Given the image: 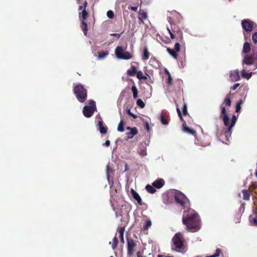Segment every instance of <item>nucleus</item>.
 Here are the masks:
<instances>
[{"label":"nucleus","instance_id":"f257e3e1","mask_svg":"<svg viewBox=\"0 0 257 257\" xmlns=\"http://www.w3.org/2000/svg\"><path fill=\"white\" fill-rule=\"evenodd\" d=\"M182 222L189 231L196 232L200 228L201 221L199 216L193 209H189L183 212Z\"/></svg>","mask_w":257,"mask_h":257},{"label":"nucleus","instance_id":"f03ea898","mask_svg":"<svg viewBox=\"0 0 257 257\" xmlns=\"http://www.w3.org/2000/svg\"><path fill=\"white\" fill-rule=\"evenodd\" d=\"M221 117H222V120L224 123V124L226 126L228 127L223 130V134L222 135V136H224L225 138V141L226 142L229 141V139L231 137V135L232 134V129L234 124L236 123L237 118L235 115H233L232 117L231 121L230 123V124L229 125V117L227 115V114L226 113V111L225 109V108L224 106L222 107L221 108ZM225 144H227V142H225Z\"/></svg>","mask_w":257,"mask_h":257},{"label":"nucleus","instance_id":"7ed1b4c3","mask_svg":"<svg viewBox=\"0 0 257 257\" xmlns=\"http://www.w3.org/2000/svg\"><path fill=\"white\" fill-rule=\"evenodd\" d=\"M171 248L177 252L185 253L187 250L186 242L181 232L176 233L172 239Z\"/></svg>","mask_w":257,"mask_h":257},{"label":"nucleus","instance_id":"20e7f679","mask_svg":"<svg viewBox=\"0 0 257 257\" xmlns=\"http://www.w3.org/2000/svg\"><path fill=\"white\" fill-rule=\"evenodd\" d=\"M171 27H167V31L170 34V37L172 39H176V41H178L181 43L183 42V37L182 31L179 27L174 24L170 22Z\"/></svg>","mask_w":257,"mask_h":257},{"label":"nucleus","instance_id":"39448f33","mask_svg":"<svg viewBox=\"0 0 257 257\" xmlns=\"http://www.w3.org/2000/svg\"><path fill=\"white\" fill-rule=\"evenodd\" d=\"M73 92L77 100L81 103L84 102L87 99V90L81 84H77L73 88Z\"/></svg>","mask_w":257,"mask_h":257},{"label":"nucleus","instance_id":"423d86ee","mask_svg":"<svg viewBox=\"0 0 257 257\" xmlns=\"http://www.w3.org/2000/svg\"><path fill=\"white\" fill-rule=\"evenodd\" d=\"M126 47L117 46L115 49V55L119 59L128 60L133 57V55L128 52L126 51Z\"/></svg>","mask_w":257,"mask_h":257},{"label":"nucleus","instance_id":"0eeeda50","mask_svg":"<svg viewBox=\"0 0 257 257\" xmlns=\"http://www.w3.org/2000/svg\"><path fill=\"white\" fill-rule=\"evenodd\" d=\"M96 110L95 102L93 100H90L88 102V105L83 108V114L87 118L92 116L94 112Z\"/></svg>","mask_w":257,"mask_h":257},{"label":"nucleus","instance_id":"6e6552de","mask_svg":"<svg viewBox=\"0 0 257 257\" xmlns=\"http://www.w3.org/2000/svg\"><path fill=\"white\" fill-rule=\"evenodd\" d=\"M174 199L178 204H179L183 207L184 206L187 202L189 201L184 194L179 191H177L175 193Z\"/></svg>","mask_w":257,"mask_h":257},{"label":"nucleus","instance_id":"1a4fd4ad","mask_svg":"<svg viewBox=\"0 0 257 257\" xmlns=\"http://www.w3.org/2000/svg\"><path fill=\"white\" fill-rule=\"evenodd\" d=\"M177 111L181 120L183 122L182 131L185 133L191 134L192 135L196 134V132L194 130L191 129L187 126L186 122L183 118L181 110L178 107L177 108Z\"/></svg>","mask_w":257,"mask_h":257},{"label":"nucleus","instance_id":"9d476101","mask_svg":"<svg viewBox=\"0 0 257 257\" xmlns=\"http://www.w3.org/2000/svg\"><path fill=\"white\" fill-rule=\"evenodd\" d=\"M256 61L255 50L252 49L251 55H246L242 60V64L252 65Z\"/></svg>","mask_w":257,"mask_h":257},{"label":"nucleus","instance_id":"9b49d317","mask_svg":"<svg viewBox=\"0 0 257 257\" xmlns=\"http://www.w3.org/2000/svg\"><path fill=\"white\" fill-rule=\"evenodd\" d=\"M137 243L132 238L127 239V254L129 256H132L135 251Z\"/></svg>","mask_w":257,"mask_h":257},{"label":"nucleus","instance_id":"f8f14e48","mask_svg":"<svg viewBox=\"0 0 257 257\" xmlns=\"http://www.w3.org/2000/svg\"><path fill=\"white\" fill-rule=\"evenodd\" d=\"M177 41V42L175 44L174 50L170 48H167V51L168 53L175 59H177L178 58V55L177 53L180 51L181 44L183 43V42L181 43L178 41Z\"/></svg>","mask_w":257,"mask_h":257},{"label":"nucleus","instance_id":"ddd939ff","mask_svg":"<svg viewBox=\"0 0 257 257\" xmlns=\"http://www.w3.org/2000/svg\"><path fill=\"white\" fill-rule=\"evenodd\" d=\"M88 17L84 11L83 12V16H79L81 21L80 26L85 36H86L88 31V26L85 20Z\"/></svg>","mask_w":257,"mask_h":257},{"label":"nucleus","instance_id":"4468645a","mask_svg":"<svg viewBox=\"0 0 257 257\" xmlns=\"http://www.w3.org/2000/svg\"><path fill=\"white\" fill-rule=\"evenodd\" d=\"M253 25L254 23L249 19H245L241 22L242 28L246 32H250L252 30Z\"/></svg>","mask_w":257,"mask_h":257},{"label":"nucleus","instance_id":"2eb2a0df","mask_svg":"<svg viewBox=\"0 0 257 257\" xmlns=\"http://www.w3.org/2000/svg\"><path fill=\"white\" fill-rule=\"evenodd\" d=\"M97 126L98 130L99 131L101 134H106L107 133L108 128L106 125H104L101 118L98 121Z\"/></svg>","mask_w":257,"mask_h":257},{"label":"nucleus","instance_id":"dca6fc26","mask_svg":"<svg viewBox=\"0 0 257 257\" xmlns=\"http://www.w3.org/2000/svg\"><path fill=\"white\" fill-rule=\"evenodd\" d=\"M82 5H80L78 7V11H81V12L79 13V16H83V12L84 11L87 14V16H89V13L86 11V8L87 7L88 3L86 1H84L82 3Z\"/></svg>","mask_w":257,"mask_h":257},{"label":"nucleus","instance_id":"f3484780","mask_svg":"<svg viewBox=\"0 0 257 257\" xmlns=\"http://www.w3.org/2000/svg\"><path fill=\"white\" fill-rule=\"evenodd\" d=\"M138 13V19L139 20V24H144V20H145L148 18V15L147 13L145 12L144 10H140Z\"/></svg>","mask_w":257,"mask_h":257},{"label":"nucleus","instance_id":"a211bd4d","mask_svg":"<svg viewBox=\"0 0 257 257\" xmlns=\"http://www.w3.org/2000/svg\"><path fill=\"white\" fill-rule=\"evenodd\" d=\"M230 77L233 82H235L240 80V78L238 71H231L230 73Z\"/></svg>","mask_w":257,"mask_h":257},{"label":"nucleus","instance_id":"6ab92c4d","mask_svg":"<svg viewBox=\"0 0 257 257\" xmlns=\"http://www.w3.org/2000/svg\"><path fill=\"white\" fill-rule=\"evenodd\" d=\"M164 185L165 181L163 179H157L152 183V186L157 189L162 188Z\"/></svg>","mask_w":257,"mask_h":257},{"label":"nucleus","instance_id":"aec40b11","mask_svg":"<svg viewBox=\"0 0 257 257\" xmlns=\"http://www.w3.org/2000/svg\"><path fill=\"white\" fill-rule=\"evenodd\" d=\"M131 193L133 198L137 201L138 203L140 205H142L143 204V202L139 194L133 189H131Z\"/></svg>","mask_w":257,"mask_h":257},{"label":"nucleus","instance_id":"412c9836","mask_svg":"<svg viewBox=\"0 0 257 257\" xmlns=\"http://www.w3.org/2000/svg\"><path fill=\"white\" fill-rule=\"evenodd\" d=\"M138 133V129L136 127H133L130 132L126 133V135L128 139H132Z\"/></svg>","mask_w":257,"mask_h":257},{"label":"nucleus","instance_id":"4be33fe9","mask_svg":"<svg viewBox=\"0 0 257 257\" xmlns=\"http://www.w3.org/2000/svg\"><path fill=\"white\" fill-rule=\"evenodd\" d=\"M150 56V53L149 52L147 47H144L143 49V54L142 55V60L145 61L148 60Z\"/></svg>","mask_w":257,"mask_h":257},{"label":"nucleus","instance_id":"5701e85b","mask_svg":"<svg viewBox=\"0 0 257 257\" xmlns=\"http://www.w3.org/2000/svg\"><path fill=\"white\" fill-rule=\"evenodd\" d=\"M124 228L125 227L124 226L123 227H120L118 228L117 229V232L119 234V237L120 238V241L123 243L124 242V238H123V233L124 231Z\"/></svg>","mask_w":257,"mask_h":257},{"label":"nucleus","instance_id":"b1692460","mask_svg":"<svg viewBox=\"0 0 257 257\" xmlns=\"http://www.w3.org/2000/svg\"><path fill=\"white\" fill-rule=\"evenodd\" d=\"M251 50L250 44L248 42H245L243 44L242 53L247 54L250 52Z\"/></svg>","mask_w":257,"mask_h":257},{"label":"nucleus","instance_id":"393cba45","mask_svg":"<svg viewBox=\"0 0 257 257\" xmlns=\"http://www.w3.org/2000/svg\"><path fill=\"white\" fill-rule=\"evenodd\" d=\"M127 72L128 75L134 76L136 74H137L138 71L137 70L136 67L135 66H132L131 69L128 70Z\"/></svg>","mask_w":257,"mask_h":257},{"label":"nucleus","instance_id":"a878e982","mask_svg":"<svg viewBox=\"0 0 257 257\" xmlns=\"http://www.w3.org/2000/svg\"><path fill=\"white\" fill-rule=\"evenodd\" d=\"M242 193L243 194V199L244 200H249L250 196L249 190L244 189L242 191Z\"/></svg>","mask_w":257,"mask_h":257},{"label":"nucleus","instance_id":"bb28decb","mask_svg":"<svg viewBox=\"0 0 257 257\" xmlns=\"http://www.w3.org/2000/svg\"><path fill=\"white\" fill-rule=\"evenodd\" d=\"M165 73L168 75V78L166 79V83L169 85H171L173 84V79L171 77V74L169 71L167 69H165Z\"/></svg>","mask_w":257,"mask_h":257},{"label":"nucleus","instance_id":"cd10ccee","mask_svg":"<svg viewBox=\"0 0 257 257\" xmlns=\"http://www.w3.org/2000/svg\"><path fill=\"white\" fill-rule=\"evenodd\" d=\"M162 201L165 204H168L171 203L170 198L167 194H163L162 195Z\"/></svg>","mask_w":257,"mask_h":257},{"label":"nucleus","instance_id":"c85d7f7f","mask_svg":"<svg viewBox=\"0 0 257 257\" xmlns=\"http://www.w3.org/2000/svg\"><path fill=\"white\" fill-rule=\"evenodd\" d=\"M108 55V51H100L98 53V59H102L107 56Z\"/></svg>","mask_w":257,"mask_h":257},{"label":"nucleus","instance_id":"c756f323","mask_svg":"<svg viewBox=\"0 0 257 257\" xmlns=\"http://www.w3.org/2000/svg\"><path fill=\"white\" fill-rule=\"evenodd\" d=\"M118 239L116 236H114L113 237V240H112V242H109V244H111V246L113 250H114L116 248V247L118 245Z\"/></svg>","mask_w":257,"mask_h":257},{"label":"nucleus","instance_id":"7c9ffc66","mask_svg":"<svg viewBox=\"0 0 257 257\" xmlns=\"http://www.w3.org/2000/svg\"><path fill=\"white\" fill-rule=\"evenodd\" d=\"M146 190L150 193L153 194L156 192V190L154 186L150 185H147L146 186Z\"/></svg>","mask_w":257,"mask_h":257},{"label":"nucleus","instance_id":"2f4dec72","mask_svg":"<svg viewBox=\"0 0 257 257\" xmlns=\"http://www.w3.org/2000/svg\"><path fill=\"white\" fill-rule=\"evenodd\" d=\"M137 77L139 80H147V77L144 76L143 72L141 71H138L137 73Z\"/></svg>","mask_w":257,"mask_h":257},{"label":"nucleus","instance_id":"473e14b6","mask_svg":"<svg viewBox=\"0 0 257 257\" xmlns=\"http://www.w3.org/2000/svg\"><path fill=\"white\" fill-rule=\"evenodd\" d=\"M132 90L133 93V97L136 99L138 96V91L137 87L135 85H133L132 87Z\"/></svg>","mask_w":257,"mask_h":257},{"label":"nucleus","instance_id":"72a5a7b5","mask_svg":"<svg viewBox=\"0 0 257 257\" xmlns=\"http://www.w3.org/2000/svg\"><path fill=\"white\" fill-rule=\"evenodd\" d=\"M224 103L227 106H230L231 105V101L230 98V94H228L226 95L224 99Z\"/></svg>","mask_w":257,"mask_h":257},{"label":"nucleus","instance_id":"f704fd0d","mask_svg":"<svg viewBox=\"0 0 257 257\" xmlns=\"http://www.w3.org/2000/svg\"><path fill=\"white\" fill-rule=\"evenodd\" d=\"M117 131L119 132H123L124 131V123L122 120H120L118 125Z\"/></svg>","mask_w":257,"mask_h":257},{"label":"nucleus","instance_id":"c9c22d12","mask_svg":"<svg viewBox=\"0 0 257 257\" xmlns=\"http://www.w3.org/2000/svg\"><path fill=\"white\" fill-rule=\"evenodd\" d=\"M241 75L243 77L249 79L251 76V73H247L244 69H243L241 71Z\"/></svg>","mask_w":257,"mask_h":257},{"label":"nucleus","instance_id":"e433bc0d","mask_svg":"<svg viewBox=\"0 0 257 257\" xmlns=\"http://www.w3.org/2000/svg\"><path fill=\"white\" fill-rule=\"evenodd\" d=\"M252 40L253 41L254 46L257 48V32L252 34Z\"/></svg>","mask_w":257,"mask_h":257},{"label":"nucleus","instance_id":"4c0bfd02","mask_svg":"<svg viewBox=\"0 0 257 257\" xmlns=\"http://www.w3.org/2000/svg\"><path fill=\"white\" fill-rule=\"evenodd\" d=\"M242 103V100H240L236 103V107H235V111L236 112H238L240 111L241 109V104Z\"/></svg>","mask_w":257,"mask_h":257},{"label":"nucleus","instance_id":"58836bf2","mask_svg":"<svg viewBox=\"0 0 257 257\" xmlns=\"http://www.w3.org/2000/svg\"><path fill=\"white\" fill-rule=\"evenodd\" d=\"M152 225V222L150 220H147L145 224L144 225V230H148L150 227H151Z\"/></svg>","mask_w":257,"mask_h":257},{"label":"nucleus","instance_id":"ea45409f","mask_svg":"<svg viewBox=\"0 0 257 257\" xmlns=\"http://www.w3.org/2000/svg\"><path fill=\"white\" fill-rule=\"evenodd\" d=\"M160 121L161 123L164 125H167L168 124V121L167 119L165 117L163 114H162L160 116Z\"/></svg>","mask_w":257,"mask_h":257},{"label":"nucleus","instance_id":"a19ab883","mask_svg":"<svg viewBox=\"0 0 257 257\" xmlns=\"http://www.w3.org/2000/svg\"><path fill=\"white\" fill-rule=\"evenodd\" d=\"M137 104L141 108H143L145 106V104L141 99H138L137 100Z\"/></svg>","mask_w":257,"mask_h":257},{"label":"nucleus","instance_id":"79ce46f5","mask_svg":"<svg viewBox=\"0 0 257 257\" xmlns=\"http://www.w3.org/2000/svg\"><path fill=\"white\" fill-rule=\"evenodd\" d=\"M182 113H183V115H184V116L188 114V111H187V106L186 103H185V102L184 103V104H183V106L182 107Z\"/></svg>","mask_w":257,"mask_h":257},{"label":"nucleus","instance_id":"37998d69","mask_svg":"<svg viewBox=\"0 0 257 257\" xmlns=\"http://www.w3.org/2000/svg\"><path fill=\"white\" fill-rule=\"evenodd\" d=\"M150 64L151 65L155 66L158 64V61L155 57H152L150 60Z\"/></svg>","mask_w":257,"mask_h":257},{"label":"nucleus","instance_id":"c03bdc74","mask_svg":"<svg viewBox=\"0 0 257 257\" xmlns=\"http://www.w3.org/2000/svg\"><path fill=\"white\" fill-rule=\"evenodd\" d=\"M249 220L252 225L257 226V219L256 218L250 217Z\"/></svg>","mask_w":257,"mask_h":257},{"label":"nucleus","instance_id":"a18cd8bd","mask_svg":"<svg viewBox=\"0 0 257 257\" xmlns=\"http://www.w3.org/2000/svg\"><path fill=\"white\" fill-rule=\"evenodd\" d=\"M221 250L220 248H217L215 250V253L212 255H210V257H218L221 253Z\"/></svg>","mask_w":257,"mask_h":257},{"label":"nucleus","instance_id":"49530a36","mask_svg":"<svg viewBox=\"0 0 257 257\" xmlns=\"http://www.w3.org/2000/svg\"><path fill=\"white\" fill-rule=\"evenodd\" d=\"M107 16L110 19H112L114 17V14L112 11H108L107 12Z\"/></svg>","mask_w":257,"mask_h":257},{"label":"nucleus","instance_id":"de8ad7c7","mask_svg":"<svg viewBox=\"0 0 257 257\" xmlns=\"http://www.w3.org/2000/svg\"><path fill=\"white\" fill-rule=\"evenodd\" d=\"M127 113L132 116L134 118H137V115L134 114V113H133L131 112V109H128L127 110Z\"/></svg>","mask_w":257,"mask_h":257},{"label":"nucleus","instance_id":"09e8293b","mask_svg":"<svg viewBox=\"0 0 257 257\" xmlns=\"http://www.w3.org/2000/svg\"><path fill=\"white\" fill-rule=\"evenodd\" d=\"M128 10H132V11H134L136 12H137L138 11V6H128Z\"/></svg>","mask_w":257,"mask_h":257},{"label":"nucleus","instance_id":"8fccbe9b","mask_svg":"<svg viewBox=\"0 0 257 257\" xmlns=\"http://www.w3.org/2000/svg\"><path fill=\"white\" fill-rule=\"evenodd\" d=\"M139 153L142 156H145L147 155L146 151L145 149L140 150L139 152Z\"/></svg>","mask_w":257,"mask_h":257},{"label":"nucleus","instance_id":"3c124183","mask_svg":"<svg viewBox=\"0 0 257 257\" xmlns=\"http://www.w3.org/2000/svg\"><path fill=\"white\" fill-rule=\"evenodd\" d=\"M123 32H122L121 34ZM120 35H121V33L120 34L112 33V34H110V36L115 37L117 39H118L120 37Z\"/></svg>","mask_w":257,"mask_h":257},{"label":"nucleus","instance_id":"603ef678","mask_svg":"<svg viewBox=\"0 0 257 257\" xmlns=\"http://www.w3.org/2000/svg\"><path fill=\"white\" fill-rule=\"evenodd\" d=\"M239 86V83H236V84H234L233 86L231 87V89L232 90H236L237 89V88Z\"/></svg>","mask_w":257,"mask_h":257},{"label":"nucleus","instance_id":"864d4df0","mask_svg":"<svg viewBox=\"0 0 257 257\" xmlns=\"http://www.w3.org/2000/svg\"><path fill=\"white\" fill-rule=\"evenodd\" d=\"M137 257H146V256L143 255V252H141V251H138L137 252Z\"/></svg>","mask_w":257,"mask_h":257},{"label":"nucleus","instance_id":"5fc2aeb1","mask_svg":"<svg viewBox=\"0 0 257 257\" xmlns=\"http://www.w3.org/2000/svg\"><path fill=\"white\" fill-rule=\"evenodd\" d=\"M103 146L106 147H109L110 145V141L109 140H107L103 144Z\"/></svg>","mask_w":257,"mask_h":257},{"label":"nucleus","instance_id":"6e6d98bb","mask_svg":"<svg viewBox=\"0 0 257 257\" xmlns=\"http://www.w3.org/2000/svg\"><path fill=\"white\" fill-rule=\"evenodd\" d=\"M145 127H146V130L148 131H149V130H150V126H149V124L148 122H146L145 123Z\"/></svg>","mask_w":257,"mask_h":257},{"label":"nucleus","instance_id":"4d7b16f0","mask_svg":"<svg viewBox=\"0 0 257 257\" xmlns=\"http://www.w3.org/2000/svg\"><path fill=\"white\" fill-rule=\"evenodd\" d=\"M252 187L253 188V189H257V183H252Z\"/></svg>","mask_w":257,"mask_h":257},{"label":"nucleus","instance_id":"13d9d810","mask_svg":"<svg viewBox=\"0 0 257 257\" xmlns=\"http://www.w3.org/2000/svg\"><path fill=\"white\" fill-rule=\"evenodd\" d=\"M76 3L78 5H80L82 3V0H76Z\"/></svg>","mask_w":257,"mask_h":257},{"label":"nucleus","instance_id":"bf43d9fd","mask_svg":"<svg viewBox=\"0 0 257 257\" xmlns=\"http://www.w3.org/2000/svg\"><path fill=\"white\" fill-rule=\"evenodd\" d=\"M129 169V168H128V166L127 164H125V171H127Z\"/></svg>","mask_w":257,"mask_h":257},{"label":"nucleus","instance_id":"052dcab7","mask_svg":"<svg viewBox=\"0 0 257 257\" xmlns=\"http://www.w3.org/2000/svg\"><path fill=\"white\" fill-rule=\"evenodd\" d=\"M158 257H173V256H164V255H162V254H158Z\"/></svg>","mask_w":257,"mask_h":257},{"label":"nucleus","instance_id":"680f3d73","mask_svg":"<svg viewBox=\"0 0 257 257\" xmlns=\"http://www.w3.org/2000/svg\"><path fill=\"white\" fill-rule=\"evenodd\" d=\"M131 128H132V127H131L130 126H127V127H126V130H130V131H131Z\"/></svg>","mask_w":257,"mask_h":257},{"label":"nucleus","instance_id":"e2e57ef3","mask_svg":"<svg viewBox=\"0 0 257 257\" xmlns=\"http://www.w3.org/2000/svg\"><path fill=\"white\" fill-rule=\"evenodd\" d=\"M255 176H256V177H257V171H256V172H255Z\"/></svg>","mask_w":257,"mask_h":257},{"label":"nucleus","instance_id":"0e129e2a","mask_svg":"<svg viewBox=\"0 0 257 257\" xmlns=\"http://www.w3.org/2000/svg\"><path fill=\"white\" fill-rule=\"evenodd\" d=\"M255 212L257 213V209L255 210Z\"/></svg>","mask_w":257,"mask_h":257},{"label":"nucleus","instance_id":"69168bd1","mask_svg":"<svg viewBox=\"0 0 257 257\" xmlns=\"http://www.w3.org/2000/svg\"><path fill=\"white\" fill-rule=\"evenodd\" d=\"M205 257H209V256H205Z\"/></svg>","mask_w":257,"mask_h":257}]
</instances>
